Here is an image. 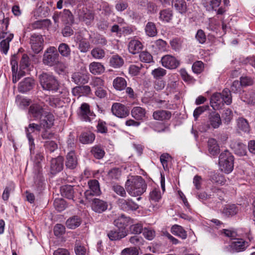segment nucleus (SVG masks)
<instances>
[{"instance_id": "obj_18", "label": "nucleus", "mask_w": 255, "mask_h": 255, "mask_svg": "<svg viewBox=\"0 0 255 255\" xmlns=\"http://www.w3.org/2000/svg\"><path fill=\"white\" fill-rule=\"evenodd\" d=\"M63 167V159L61 156L52 158L51 160V172L52 174H56L61 171Z\"/></svg>"}, {"instance_id": "obj_23", "label": "nucleus", "mask_w": 255, "mask_h": 255, "mask_svg": "<svg viewBox=\"0 0 255 255\" xmlns=\"http://www.w3.org/2000/svg\"><path fill=\"white\" fill-rule=\"evenodd\" d=\"M127 235L126 230H112L108 233V236L111 241L120 240Z\"/></svg>"}, {"instance_id": "obj_9", "label": "nucleus", "mask_w": 255, "mask_h": 255, "mask_svg": "<svg viewBox=\"0 0 255 255\" xmlns=\"http://www.w3.org/2000/svg\"><path fill=\"white\" fill-rule=\"evenodd\" d=\"M222 120L220 114L215 111L209 112L207 121L204 125L203 130L207 131L210 128L216 129L222 125Z\"/></svg>"}, {"instance_id": "obj_3", "label": "nucleus", "mask_w": 255, "mask_h": 255, "mask_svg": "<svg viewBox=\"0 0 255 255\" xmlns=\"http://www.w3.org/2000/svg\"><path fill=\"white\" fill-rule=\"evenodd\" d=\"M231 91L228 89H225L222 93L214 94L210 99V105L214 110L220 109L224 104L227 105L232 103Z\"/></svg>"}, {"instance_id": "obj_54", "label": "nucleus", "mask_w": 255, "mask_h": 255, "mask_svg": "<svg viewBox=\"0 0 255 255\" xmlns=\"http://www.w3.org/2000/svg\"><path fill=\"white\" fill-rule=\"evenodd\" d=\"M166 74V70L161 67L156 68L151 72V75L156 79L163 77Z\"/></svg>"}, {"instance_id": "obj_38", "label": "nucleus", "mask_w": 255, "mask_h": 255, "mask_svg": "<svg viewBox=\"0 0 255 255\" xmlns=\"http://www.w3.org/2000/svg\"><path fill=\"white\" fill-rule=\"evenodd\" d=\"M95 139V135L91 132H84L79 137L80 141L83 144H89L93 142Z\"/></svg>"}, {"instance_id": "obj_37", "label": "nucleus", "mask_w": 255, "mask_h": 255, "mask_svg": "<svg viewBox=\"0 0 255 255\" xmlns=\"http://www.w3.org/2000/svg\"><path fill=\"white\" fill-rule=\"evenodd\" d=\"M113 86L117 90L122 91L127 86L126 80L122 77H117L113 81Z\"/></svg>"}, {"instance_id": "obj_49", "label": "nucleus", "mask_w": 255, "mask_h": 255, "mask_svg": "<svg viewBox=\"0 0 255 255\" xmlns=\"http://www.w3.org/2000/svg\"><path fill=\"white\" fill-rule=\"evenodd\" d=\"M238 127L239 129L245 132H249L250 131L249 123L244 118H239L238 120Z\"/></svg>"}, {"instance_id": "obj_33", "label": "nucleus", "mask_w": 255, "mask_h": 255, "mask_svg": "<svg viewBox=\"0 0 255 255\" xmlns=\"http://www.w3.org/2000/svg\"><path fill=\"white\" fill-rule=\"evenodd\" d=\"M172 5L176 9L181 13H184L187 11V5L184 0H172Z\"/></svg>"}, {"instance_id": "obj_39", "label": "nucleus", "mask_w": 255, "mask_h": 255, "mask_svg": "<svg viewBox=\"0 0 255 255\" xmlns=\"http://www.w3.org/2000/svg\"><path fill=\"white\" fill-rule=\"evenodd\" d=\"M159 19L163 22H169L173 16L172 11L170 9L161 10L159 13Z\"/></svg>"}, {"instance_id": "obj_17", "label": "nucleus", "mask_w": 255, "mask_h": 255, "mask_svg": "<svg viewBox=\"0 0 255 255\" xmlns=\"http://www.w3.org/2000/svg\"><path fill=\"white\" fill-rule=\"evenodd\" d=\"M44 39L42 36L38 34H33V52L39 53L43 49Z\"/></svg>"}, {"instance_id": "obj_32", "label": "nucleus", "mask_w": 255, "mask_h": 255, "mask_svg": "<svg viewBox=\"0 0 255 255\" xmlns=\"http://www.w3.org/2000/svg\"><path fill=\"white\" fill-rule=\"evenodd\" d=\"M91 55L93 58L100 60L105 57L106 52L104 49L100 47H96L91 50Z\"/></svg>"}, {"instance_id": "obj_19", "label": "nucleus", "mask_w": 255, "mask_h": 255, "mask_svg": "<svg viewBox=\"0 0 255 255\" xmlns=\"http://www.w3.org/2000/svg\"><path fill=\"white\" fill-rule=\"evenodd\" d=\"M73 81L77 85L87 83L89 80V75L88 73L76 72L72 75Z\"/></svg>"}, {"instance_id": "obj_10", "label": "nucleus", "mask_w": 255, "mask_h": 255, "mask_svg": "<svg viewBox=\"0 0 255 255\" xmlns=\"http://www.w3.org/2000/svg\"><path fill=\"white\" fill-rule=\"evenodd\" d=\"M88 184L89 189L85 192V196L87 200H90L93 196H98L101 193L99 183L96 179L90 180Z\"/></svg>"}, {"instance_id": "obj_56", "label": "nucleus", "mask_w": 255, "mask_h": 255, "mask_svg": "<svg viewBox=\"0 0 255 255\" xmlns=\"http://www.w3.org/2000/svg\"><path fill=\"white\" fill-rule=\"evenodd\" d=\"M112 190L116 193L117 194L122 196L126 197L127 195L125 189L122 186L118 184H115L112 186Z\"/></svg>"}, {"instance_id": "obj_20", "label": "nucleus", "mask_w": 255, "mask_h": 255, "mask_svg": "<svg viewBox=\"0 0 255 255\" xmlns=\"http://www.w3.org/2000/svg\"><path fill=\"white\" fill-rule=\"evenodd\" d=\"M143 45L141 42L137 39H132L129 41L128 44V49L129 52L135 54L142 49Z\"/></svg>"}, {"instance_id": "obj_46", "label": "nucleus", "mask_w": 255, "mask_h": 255, "mask_svg": "<svg viewBox=\"0 0 255 255\" xmlns=\"http://www.w3.org/2000/svg\"><path fill=\"white\" fill-rule=\"evenodd\" d=\"M51 24V21L48 19L37 20L33 23V28H46Z\"/></svg>"}, {"instance_id": "obj_26", "label": "nucleus", "mask_w": 255, "mask_h": 255, "mask_svg": "<svg viewBox=\"0 0 255 255\" xmlns=\"http://www.w3.org/2000/svg\"><path fill=\"white\" fill-rule=\"evenodd\" d=\"M130 218L122 215L118 219L115 220L114 224L119 230H125V228L128 225Z\"/></svg>"}, {"instance_id": "obj_29", "label": "nucleus", "mask_w": 255, "mask_h": 255, "mask_svg": "<svg viewBox=\"0 0 255 255\" xmlns=\"http://www.w3.org/2000/svg\"><path fill=\"white\" fill-rule=\"evenodd\" d=\"M15 102L19 108L25 109L30 105L31 100L26 97L17 95L15 98Z\"/></svg>"}, {"instance_id": "obj_6", "label": "nucleus", "mask_w": 255, "mask_h": 255, "mask_svg": "<svg viewBox=\"0 0 255 255\" xmlns=\"http://www.w3.org/2000/svg\"><path fill=\"white\" fill-rule=\"evenodd\" d=\"M43 158L41 153H38L36 154L34 159V168L35 171L36 177H34V184L37 187L38 190H41L44 186V180L41 174L42 166L41 161Z\"/></svg>"}, {"instance_id": "obj_25", "label": "nucleus", "mask_w": 255, "mask_h": 255, "mask_svg": "<svg viewBox=\"0 0 255 255\" xmlns=\"http://www.w3.org/2000/svg\"><path fill=\"white\" fill-rule=\"evenodd\" d=\"M32 88V78H25L22 81L19 83L18 90L19 92L25 93L29 91Z\"/></svg>"}, {"instance_id": "obj_44", "label": "nucleus", "mask_w": 255, "mask_h": 255, "mask_svg": "<svg viewBox=\"0 0 255 255\" xmlns=\"http://www.w3.org/2000/svg\"><path fill=\"white\" fill-rule=\"evenodd\" d=\"M61 20L66 23L72 22L74 20L73 15L69 9H65L62 12H60Z\"/></svg>"}, {"instance_id": "obj_30", "label": "nucleus", "mask_w": 255, "mask_h": 255, "mask_svg": "<svg viewBox=\"0 0 255 255\" xmlns=\"http://www.w3.org/2000/svg\"><path fill=\"white\" fill-rule=\"evenodd\" d=\"M81 222L80 218L78 216H73L67 220L66 225L68 228L74 229L80 225Z\"/></svg>"}, {"instance_id": "obj_34", "label": "nucleus", "mask_w": 255, "mask_h": 255, "mask_svg": "<svg viewBox=\"0 0 255 255\" xmlns=\"http://www.w3.org/2000/svg\"><path fill=\"white\" fill-rule=\"evenodd\" d=\"M124 63V59L118 55H113L110 59V66L115 68L121 67Z\"/></svg>"}, {"instance_id": "obj_13", "label": "nucleus", "mask_w": 255, "mask_h": 255, "mask_svg": "<svg viewBox=\"0 0 255 255\" xmlns=\"http://www.w3.org/2000/svg\"><path fill=\"white\" fill-rule=\"evenodd\" d=\"M117 203L120 207L125 211L135 210L138 208V205L129 198L119 199Z\"/></svg>"}, {"instance_id": "obj_58", "label": "nucleus", "mask_w": 255, "mask_h": 255, "mask_svg": "<svg viewBox=\"0 0 255 255\" xmlns=\"http://www.w3.org/2000/svg\"><path fill=\"white\" fill-rule=\"evenodd\" d=\"M222 116L225 122L229 123L232 120L233 114L232 110L228 108L224 110Z\"/></svg>"}, {"instance_id": "obj_1", "label": "nucleus", "mask_w": 255, "mask_h": 255, "mask_svg": "<svg viewBox=\"0 0 255 255\" xmlns=\"http://www.w3.org/2000/svg\"><path fill=\"white\" fill-rule=\"evenodd\" d=\"M43 113L42 105H33V118H35V121L40 119L37 123H33V129L39 131L42 128H50L53 126L54 121L53 115L50 113H45L43 116Z\"/></svg>"}, {"instance_id": "obj_45", "label": "nucleus", "mask_w": 255, "mask_h": 255, "mask_svg": "<svg viewBox=\"0 0 255 255\" xmlns=\"http://www.w3.org/2000/svg\"><path fill=\"white\" fill-rule=\"evenodd\" d=\"M58 51L63 57H68L71 54V49L69 45L65 43H62L58 46Z\"/></svg>"}, {"instance_id": "obj_50", "label": "nucleus", "mask_w": 255, "mask_h": 255, "mask_svg": "<svg viewBox=\"0 0 255 255\" xmlns=\"http://www.w3.org/2000/svg\"><path fill=\"white\" fill-rule=\"evenodd\" d=\"M77 44L78 48L81 53H86L91 49V44L86 39Z\"/></svg>"}, {"instance_id": "obj_61", "label": "nucleus", "mask_w": 255, "mask_h": 255, "mask_svg": "<svg viewBox=\"0 0 255 255\" xmlns=\"http://www.w3.org/2000/svg\"><path fill=\"white\" fill-rule=\"evenodd\" d=\"M143 230L142 225L140 223H137L130 226V231L133 234H139Z\"/></svg>"}, {"instance_id": "obj_14", "label": "nucleus", "mask_w": 255, "mask_h": 255, "mask_svg": "<svg viewBox=\"0 0 255 255\" xmlns=\"http://www.w3.org/2000/svg\"><path fill=\"white\" fill-rule=\"evenodd\" d=\"M161 62L163 67L170 69L176 68L180 64L178 60L170 55L163 56L161 59Z\"/></svg>"}, {"instance_id": "obj_27", "label": "nucleus", "mask_w": 255, "mask_h": 255, "mask_svg": "<svg viewBox=\"0 0 255 255\" xmlns=\"http://www.w3.org/2000/svg\"><path fill=\"white\" fill-rule=\"evenodd\" d=\"M72 92L74 96L78 97L88 95L91 92V88L89 86H77L73 89Z\"/></svg>"}, {"instance_id": "obj_24", "label": "nucleus", "mask_w": 255, "mask_h": 255, "mask_svg": "<svg viewBox=\"0 0 255 255\" xmlns=\"http://www.w3.org/2000/svg\"><path fill=\"white\" fill-rule=\"evenodd\" d=\"M132 117L136 120H142L146 116V111L140 107H134L131 111Z\"/></svg>"}, {"instance_id": "obj_53", "label": "nucleus", "mask_w": 255, "mask_h": 255, "mask_svg": "<svg viewBox=\"0 0 255 255\" xmlns=\"http://www.w3.org/2000/svg\"><path fill=\"white\" fill-rule=\"evenodd\" d=\"M150 200L153 202H158L161 198L160 191L159 189H154L149 194Z\"/></svg>"}, {"instance_id": "obj_57", "label": "nucleus", "mask_w": 255, "mask_h": 255, "mask_svg": "<svg viewBox=\"0 0 255 255\" xmlns=\"http://www.w3.org/2000/svg\"><path fill=\"white\" fill-rule=\"evenodd\" d=\"M75 252L76 255H85L86 249L84 246L81 245L79 242L77 241L75 243Z\"/></svg>"}, {"instance_id": "obj_55", "label": "nucleus", "mask_w": 255, "mask_h": 255, "mask_svg": "<svg viewBox=\"0 0 255 255\" xmlns=\"http://www.w3.org/2000/svg\"><path fill=\"white\" fill-rule=\"evenodd\" d=\"M141 61L145 63H150L152 61V55L147 51L141 52L139 55Z\"/></svg>"}, {"instance_id": "obj_40", "label": "nucleus", "mask_w": 255, "mask_h": 255, "mask_svg": "<svg viewBox=\"0 0 255 255\" xmlns=\"http://www.w3.org/2000/svg\"><path fill=\"white\" fill-rule=\"evenodd\" d=\"M239 209L235 205H228L224 208L222 213L226 216L230 217L236 215Z\"/></svg>"}, {"instance_id": "obj_51", "label": "nucleus", "mask_w": 255, "mask_h": 255, "mask_svg": "<svg viewBox=\"0 0 255 255\" xmlns=\"http://www.w3.org/2000/svg\"><path fill=\"white\" fill-rule=\"evenodd\" d=\"M105 82L100 77H94L93 78L90 82V85L92 88L96 89L104 87Z\"/></svg>"}, {"instance_id": "obj_4", "label": "nucleus", "mask_w": 255, "mask_h": 255, "mask_svg": "<svg viewBox=\"0 0 255 255\" xmlns=\"http://www.w3.org/2000/svg\"><path fill=\"white\" fill-rule=\"evenodd\" d=\"M40 85L43 90L56 92L59 89V83L56 77L50 73H43L39 76Z\"/></svg>"}, {"instance_id": "obj_8", "label": "nucleus", "mask_w": 255, "mask_h": 255, "mask_svg": "<svg viewBox=\"0 0 255 255\" xmlns=\"http://www.w3.org/2000/svg\"><path fill=\"white\" fill-rule=\"evenodd\" d=\"M250 246L249 242L242 238H235L227 247L230 253H238L245 251Z\"/></svg>"}, {"instance_id": "obj_64", "label": "nucleus", "mask_w": 255, "mask_h": 255, "mask_svg": "<svg viewBox=\"0 0 255 255\" xmlns=\"http://www.w3.org/2000/svg\"><path fill=\"white\" fill-rule=\"evenodd\" d=\"M65 232V228L62 224H58L54 228V233L56 236H60Z\"/></svg>"}, {"instance_id": "obj_7", "label": "nucleus", "mask_w": 255, "mask_h": 255, "mask_svg": "<svg viewBox=\"0 0 255 255\" xmlns=\"http://www.w3.org/2000/svg\"><path fill=\"white\" fill-rule=\"evenodd\" d=\"M43 62L45 65L53 66L60 63V57L57 49L51 46L48 48L44 52Z\"/></svg>"}, {"instance_id": "obj_35", "label": "nucleus", "mask_w": 255, "mask_h": 255, "mask_svg": "<svg viewBox=\"0 0 255 255\" xmlns=\"http://www.w3.org/2000/svg\"><path fill=\"white\" fill-rule=\"evenodd\" d=\"M208 147L209 152L213 155L218 154L220 148L217 141L214 138H210L208 140Z\"/></svg>"}, {"instance_id": "obj_41", "label": "nucleus", "mask_w": 255, "mask_h": 255, "mask_svg": "<svg viewBox=\"0 0 255 255\" xmlns=\"http://www.w3.org/2000/svg\"><path fill=\"white\" fill-rule=\"evenodd\" d=\"M8 26H0V39L12 40L13 34L7 30Z\"/></svg>"}, {"instance_id": "obj_28", "label": "nucleus", "mask_w": 255, "mask_h": 255, "mask_svg": "<svg viewBox=\"0 0 255 255\" xmlns=\"http://www.w3.org/2000/svg\"><path fill=\"white\" fill-rule=\"evenodd\" d=\"M77 164V160L74 151H71L67 155L66 165L67 167L73 169Z\"/></svg>"}, {"instance_id": "obj_43", "label": "nucleus", "mask_w": 255, "mask_h": 255, "mask_svg": "<svg viewBox=\"0 0 255 255\" xmlns=\"http://www.w3.org/2000/svg\"><path fill=\"white\" fill-rule=\"evenodd\" d=\"M146 34L151 37H153L157 34V29L154 23L148 22L145 27Z\"/></svg>"}, {"instance_id": "obj_11", "label": "nucleus", "mask_w": 255, "mask_h": 255, "mask_svg": "<svg viewBox=\"0 0 255 255\" xmlns=\"http://www.w3.org/2000/svg\"><path fill=\"white\" fill-rule=\"evenodd\" d=\"M111 111L114 116L121 119L126 118L129 114V108L120 103H114Z\"/></svg>"}, {"instance_id": "obj_16", "label": "nucleus", "mask_w": 255, "mask_h": 255, "mask_svg": "<svg viewBox=\"0 0 255 255\" xmlns=\"http://www.w3.org/2000/svg\"><path fill=\"white\" fill-rule=\"evenodd\" d=\"M79 19L87 25H90L94 18V14L87 8L80 9L78 12Z\"/></svg>"}, {"instance_id": "obj_31", "label": "nucleus", "mask_w": 255, "mask_h": 255, "mask_svg": "<svg viewBox=\"0 0 255 255\" xmlns=\"http://www.w3.org/2000/svg\"><path fill=\"white\" fill-rule=\"evenodd\" d=\"M61 193L62 196L69 199H72L74 196V189L71 185H64L61 188Z\"/></svg>"}, {"instance_id": "obj_5", "label": "nucleus", "mask_w": 255, "mask_h": 255, "mask_svg": "<svg viewBox=\"0 0 255 255\" xmlns=\"http://www.w3.org/2000/svg\"><path fill=\"white\" fill-rule=\"evenodd\" d=\"M234 156L228 150L222 152L219 157V165L221 171L230 173L234 168Z\"/></svg>"}, {"instance_id": "obj_15", "label": "nucleus", "mask_w": 255, "mask_h": 255, "mask_svg": "<svg viewBox=\"0 0 255 255\" xmlns=\"http://www.w3.org/2000/svg\"><path fill=\"white\" fill-rule=\"evenodd\" d=\"M89 202H91V207L93 211L97 213H102L108 208V204L106 202L98 198H91Z\"/></svg>"}, {"instance_id": "obj_62", "label": "nucleus", "mask_w": 255, "mask_h": 255, "mask_svg": "<svg viewBox=\"0 0 255 255\" xmlns=\"http://www.w3.org/2000/svg\"><path fill=\"white\" fill-rule=\"evenodd\" d=\"M170 43L171 48L175 51H178L181 48L182 41L179 38L172 39Z\"/></svg>"}, {"instance_id": "obj_52", "label": "nucleus", "mask_w": 255, "mask_h": 255, "mask_svg": "<svg viewBox=\"0 0 255 255\" xmlns=\"http://www.w3.org/2000/svg\"><path fill=\"white\" fill-rule=\"evenodd\" d=\"M54 206L59 212L63 211L67 207L65 200L62 199H55L54 202Z\"/></svg>"}, {"instance_id": "obj_47", "label": "nucleus", "mask_w": 255, "mask_h": 255, "mask_svg": "<svg viewBox=\"0 0 255 255\" xmlns=\"http://www.w3.org/2000/svg\"><path fill=\"white\" fill-rule=\"evenodd\" d=\"M90 38L92 39V42L96 45L105 46L107 44L106 38L102 35L97 34L93 38L90 36Z\"/></svg>"}, {"instance_id": "obj_63", "label": "nucleus", "mask_w": 255, "mask_h": 255, "mask_svg": "<svg viewBox=\"0 0 255 255\" xmlns=\"http://www.w3.org/2000/svg\"><path fill=\"white\" fill-rule=\"evenodd\" d=\"M138 250L133 247L127 248L124 249L121 252V255H138Z\"/></svg>"}, {"instance_id": "obj_42", "label": "nucleus", "mask_w": 255, "mask_h": 255, "mask_svg": "<svg viewBox=\"0 0 255 255\" xmlns=\"http://www.w3.org/2000/svg\"><path fill=\"white\" fill-rule=\"evenodd\" d=\"M31 65V60L26 54H23L20 61L19 68L26 69L30 72L29 67Z\"/></svg>"}, {"instance_id": "obj_60", "label": "nucleus", "mask_w": 255, "mask_h": 255, "mask_svg": "<svg viewBox=\"0 0 255 255\" xmlns=\"http://www.w3.org/2000/svg\"><path fill=\"white\" fill-rule=\"evenodd\" d=\"M192 68L195 73L199 74L203 70L204 64L201 61H197L194 63Z\"/></svg>"}, {"instance_id": "obj_48", "label": "nucleus", "mask_w": 255, "mask_h": 255, "mask_svg": "<svg viewBox=\"0 0 255 255\" xmlns=\"http://www.w3.org/2000/svg\"><path fill=\"white\" fill-rule=\"evenodd\" d=\"M92 154L97 159L102 158L105 155L104 150L99 146H95L91 149Z\"/></svg>"}, {"instance_id": "obj_2", "label": "nucleus", "mask_w": 255, "mask_h": 255, "mask_svg": "<svg viewBox=\"0 0 255 255\" xmlns=\"http://www.w3.org/2000/svg\"><path fill=\"white\" fill-rule=\"evenodd\" d=\"M147 185L140 176H131L125 183V188L128 194L133 197L140 196L146 190Z\"/></svg>"}, {"instance_id": "obj_36", "label": "nucleus", "mask_w": 255, "mask_h": 255, "mask_svg": "<svg viewBox=\"0 0 255 255\" xmlns=\"http://www.w3.org/2000/svg\"><path fill=\"white\" fill-rule=\"evenodd\" d=\"M171 231L173 234L180 237L182 239H185L187 237L186 232L180 226L177 225L173 226Z\"/></svg>"}, {"instance_id": "obj_12", "label": "nucleus", "mask_w": 255, "mask_h": 255, "mask_svg": "<svg viewBox=\"0 0 255 255\" xmlns=\"http://www.w3.org/2000/svg\"><path fill=\"white\" fill-rule=\"evenodd\" d=\"M78 115L80 119L85 122H90L95 117V114L90 110L87 103H83L79 108Z\"/></svg>"}, {"instance_id": "obj_59", "label": "nucleus", "mask_w": 255, "mask_h": 255, "mask_svg": "<svg viewBox=\"0 0 255 255\" xmlns=\"http://www.w3.org/2000/svg\"><path fill=\"white\" fill-rule=\"evenodd\" d=\"M44 146L46 149L50 152H53L58 148L57 143L53 140H48L45 141Z\"/></svg>"}, {"instance_id": "obj_21", "label": "nucleus", "mask_w": 255, "mask_h": 255, "mask_svg": "<svg viewBox=\"0 0 255 255\" xmlns=\"http://www.w3.org/2000/svg\"><path fill=\"white\" fill-rule=\"evenodd\" d=\"M171 114L170 112L165 110H157L153 113V118L157 121H166L170 119Z\"/></svg>"}, {"instance_id": "obj_22", "label": "nucleus", "mask_w": 255, "mask_h": 255, "mask_svg": "<svg viewBox=\"0 0 255 255\" xmlns=\"http://www.w3.org/2000/svg\"><path fill=\"white\" fill-rule=\"evenodd\" d=\"M90 72L94 75H100L104 73L105 68L104 66L100 62H93L89 64Z\"/></svg>"}]
</instances>
